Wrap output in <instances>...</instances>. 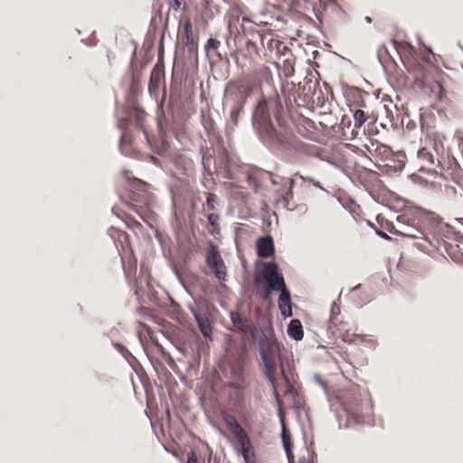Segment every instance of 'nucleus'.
Masks as SVG:
<instances>
[{
  "label": "nucleus",
  "mask_w": 463,
  "mask_h": 463,
  "mask_svg": "<svg viewBox=\"0 0 463 463\" xmlns=\"http://www.w3.org/2000/svg\"><path fill=\"white\" fill-rule=\"evenodd\" d=\"M294 185V180L290 179L289 180V187L292 188Z\"/></svg>",
  "instance_id": "48"
},
{
  "label": "nucleus",
  "mask_w": 463,
  "mask_h": 463,
  "mask_svg": "<svg viewBox=\"0 0 463 463\" xmlns=\"http://www.w3.org/2000/svg\"><path fill=\"white\" fill-rule=\"evenodd\" d=\"M184 33L186 39L187 43H192L194 41L193 36V24L190 19H186L183 24Z\"/></svg>",
  "instance_id": "29"
},
{
  "label": "nucleus",
  "mask_w": 463,
  "mask_h": 463,
  "mask_svg": "<svg viewBox=\"0 0 463 463\" xmlns=\"http://www.w3.org/2000/svg\"><path fill=\"white\" fill-rule=\"evenodd\" d=\"M241 28H242L243 33H245V28H243V26H241Z\"/></svg>",
  "instance_id": "53"
},
{
  "label": "nucleus",
  "mask_w": 463,
  "mask_h": 463,
  "mask_svg": "<svg viewBox=\"0 0 463 463\" xmlns=\"http://www.w3.org/2000/svg\"><path fill=\"white\" fill-rule=\"evenodd\" d=\"M397 223L400 227H405L407 225H416V219L413 217L411 212H404L397 216Z\"/></svg>",
  "instance_id": "25"
},
{
  "label": "nucleus",
  "mask_w": 463,
  "mask_h": 463,
  "mask_svg": "<svg viewBox=\"0 0 463 463\" xmlns=\"http://www.w3.org/2000/svg\"><path fill=\"white\" fill-rule=\"evenodd\" d=\"M257 252L260 258H269L274 254L273 240L269 236L261 237L257 241Z\"/></svg>",
  "instance_id": "14"
},
{
  "label": "nucleus",
  "mask_w": 463,
  "mask_h": 463,
  "mask_svg": "<svg viewBox=\"0 0 463 463\" xmlns=\"http://www.w3.org/2000/svg\"><path fill=\"white\" fill-rule=\"evenodd\" d=\"M234 447L241 453L246 463H256V454L250 439L246 431L237 435Z\"/></svg>",
  "instance_id": "10"
},
{
  "label": "nucleus",
  "mask_w": 463,
  "mask_h": 463,
  "mask_svg": "<svg viewBox=\"0 0 463 463\" xmlns=\"http://www.w3.org/2000/svg\"><path fill=\"white\" fill-rule=\"evenodd\" d=\"M229 386L241 391L247 386L244 367L241 360H237L230 364Z\"/></svg>",
  "instance_id": "11"
},
{
  "label": "nucleus",
  "mask_w": 463,
  "mask_h": 463,
  "mask_svg": "<svg viewBox=\"0 0 463 463\" xmlns=\"http://www.w3.org/2000/svg\"><path fill=\"white\" fill-rule=\"evenodd\" d=\"M436 142L430 141V144H426L420 146L417 152V158L420 162V171L431 172L436 166V157L432 150H436ZM437 166L439 167L440 173L446 178H451L452 180H458L460 177V168L457 161L448 159V165L446 166L445 162L438 160Z\"/></svg>",
  "instance_id": "3"
},
{
  "label": "nucleus",
  "mask_w": 463,
  "mask_h": 463,
  "mask_svg": "<svg viewBox=\"0 0 463 463\" xmlns=\"http://www.w3.org/2000/svg\"><path fill=\"white\" fill-rule=\"evenodd\" d=\"M269 294H270V293H269V290H266V291L263 293V295H262V298H263V299H265V300L269 299Z\"/></svg>",
  "instance_id": "44"
},
{
  "label": "nucleus",
  "mask_w": 463,
  "mask_h": 463,
  "mask_svg": "<svg viewBox=\"0 0 463 463\" xmlns=\"http://www.w3.org/2000/svg\"><path fill=\"white\" fill-rule=\"evenodd\" d=\"M262 41H263V55L266 57H272L275 54L277 57H286L284 60L285 65L291 68V75L294 71L292 63V53L290 49L288 47L286 43L280 41L277 35L270 31L262 30Z\"/></svg>",
  "instance_id": "5"
},
{
  "label": "nucleus",
  "mask_w": 463,
  "mask_h": 463,
  "mask_svg": "<svg viewBox=\"0 0 463 463\" xmlns=\"http://www.w3.org/2000/svg\"><path fill=\"white\" fill-rule=\"evenodd\" d=\"M242 21H243V22H250V19H249V18H247V17H243V18H242Z\"/></svg>",
  "instance_id": "50"
},
{
  "label": "nucleus",
  "mask_w": 463,
  "mask_h": 463,
  "mask_svg": "<svg viewBox=\"0 0 463 463\" xmlns=\"http://www.w3.org/2000/svg\"><path fill=\"white\" fill-rule=\"evenodd\" d=\"M220 415L222 420L234 437L245 431L242 426L236 420L235 416L226 410H222Z\"/></svg>",
  "instance_id": "13"
},
{
  "label": "nucleus",
  "mask_w": 463,
  "mask_h": 463,
  "mask_svg": "<svg viewBox=\"0 0 463 463\" xmlns=\"http://www.w3.org/2000/svg\"><path fill=\"white\" fill-rule=\"evenodd\" d=\"M374 152V159L376 160H392V156H394L392 151L388 146L381 144L377 141V145L375 146Z\"/></svg>",
  "instance_id": "17"
},
{
  "label": "nucleus",
  "mask_w": 463,
  "mask_h": 463,
  "mask_svg": "<svg viewBox=\"0 0 463 463\" xmlns=\"http://www.w3.org/2000/svg\"><path fill=\"white\" fill-rule=\"evenodd\" d=\"M250 37L247 38L244 49L248 52L250 60H253L254 56L260 54L259 45L263 48L262 30L250 32Z\"/></svg>",
  "instance_id": "12"
},
{
  "label": "nucleus",
  "mask_w": 463,
  "mask_h": 463,
  "mask_svg": "<svg viewBox=\"0 0 463 463\" xmlns=\"http://www.w3.org/2000/svg\"><path fill=\"white\" fill-rule=\"evenodd\" d=\"M298 463H310L309 460L306 458H300Z\"/></svg>",
  "instance_id": "45"
},
{
  "label": "nucleus",
  "mask_w": 463,
  "mask_h": 463,
  "mask_svg": "<svg viewBox=\"0 0 463 463\" xmlns=\"http://www.w3.org/2000/svg\"><path fill=\"white\" fill-rule=\"evenodd\" d=\"M261 74L270 76L271 72H270V70L268 67H263L261 69Z\"/></svg>",
  "instance_id": "42"
},
{
  "label": "nucleus",
  "mask_w": 463,
  "mask_h": 463,
  "mask_svg": "<svg viewBox=\"0 0 463 463\" xmlns=\"http://www.w3.org/2000/svg\"><path fill=\"white\" fill-rule=\"evenodd\" d=\"M122 143H130L131 142V136L128 131H124L121 137Z\"/></svg>",
  "instance_id": "39"
},
{
  "label": "nucleus",
  "mask_w": 463,
  "mask_h": 463,
  "mask_svg": "<svg viewBox=\"0 0 463 463\" xmlns=\"http://www.w3.org/2000/svg\"><path fill=\"white\" fill-rule=\"evenodd\" d=\"M404 166V161L403 160H398V165H394V168L396 171H401Z\"/></svg>",
  "instance_id": "41"
},
{
  "label": "nucleus",
  "mask_w": 463,
  "mask_h": 463,
  "mask_svg": "<svg viewBox=\"0 0 463 463\" xmlns=\"http://www.w3.org/2000/svg\"><path fill=\"white\" fill-rule=\"evenodd\" d=\"M213 125H214L213 121L210 118V119H208L207 121L204 122V128L208 132H210V131H212L213 129Z\"/></svg>",
  "instance_id": "40"
},
{
  "label": "nucleus",
  "mask_w": 463,
  "mask_h": 463,
  "mask_svg": "<svg viewBox=\"0 0 463 463\" xmlns=\"http://www.w3.org/2000/svg\"><path fill=\"white\" fill-rule=\"evenodd\" d=\"M261 359L264 364V373L268 378L269 382L273 390L274 398L278 403V405L281 404V400L279 392V389L280 388V383L278 379V372H277V363L275 357L269 352L262 351L261 352Z\"/></svg>",
  "instance_id": "7"
},
{
  "label": "nucleus",
  "mask_w": 463,
  "mask_h": 463,
  "mask_svg": "<svg viewBox=\"0 0 463 463\" xmlns=\"http://www.w3.org/2000/svg\"><path fill=\"white\" fill-rule=\"evenodd\" d=\"M341 404L347 414L352 416L357 422L361 421L364 414L371 410L369 402H363L359 392L353 388L346 392L342 397Z\"/></svg>",
  "instance_id": "6"
},
{
  "label": "nucleus",
  "mask_w": 463,
  "mask_h": 463,
  "mask_svg": "<svg viewBox=\"0 0 463 463\" xmlns=\"http://www.w3.org/2000/svg\"><path fill=\"white\" fill-rule=\"evenodd\" d=\"M196 320L202 334L205 337H209L212 334V326L210 320L207 317L198 316H196Z\"/></svg>",
  "instance_id": "24"
},
{
  "label": "nucleus",
  "mask_w": 463,
  "mask_h": 463,
  "mask_svg": "<svg viewBox=\"0 0 463 463\" xmlns=\"http://www.w3.org/2000/svg\"><path fill=\"white\" fill-rule=\"evenodd\" d=\"M253 123L263 142L287 150L307 153V146L294 135L290 120L284 115L280 97L274 91L259 101Z\"/></svg>",
  "instance_id": "1"
},
{
  "label": "nucleus",
  "mask_w": 463,
  "mask_h": 463,
  "mask_svg": "<svg viewBox=\"0 0 463 463\" xmlns=\"http://www.w3.org/2000/svg\"><path fill=\"white\" fill-rule=\"evenodd\" d=\"M220 46H221L220 41L213 39V38H210L207 41L206 45H205V51H206L207 55H211L212 53H216Z\"/></svg>",
  "instance_id": "30"
},
{
  "label": "nucleus",
  "mask_w": 463,
  "mask_h": 463,
  "mask_svg": "<svg viewBox=\"0 0 463 463\" xmlns=\"http://www.w3.org/2000/svg\"><path fill=\"white\" fill-rule=\"evenodd\" d=\"M377 222L381 224V226L383 228H384L391 233L394 234V231L399 230V228H397L394 224H392L389 221L384 220L383 217H382L381 215L377 216Z\"/></svg>",
  "instance_id": "31"
},
{
  "label": "nucleus",
  "mask_w": 463,
  "mask_h": 463,
  "mask_svg": "<svg viewBox=\"0 0 463 463\" xmlns=\"http://www.w3.org/2000/svg\"><path fill=\"white\" fill-rule=\"evenodd\" d=\"M377 145V141L375 140H370L369 144H365L364 146V149L356 147L355 150H354L357 155L364 156L366 158H368L370 161H373V157L374 158V152L373 149H375V146Z\"/></svg>",
  "instance_id": "22"
},
{
  "label": "nucleus",
  "mask_w": 463,
  "mask_h": 463,
  "mask_svg": "<svg viewBox=\"0 0 463 463\" xmlns=\"http://www.w3.org/2000/svg\"><path fill=\"white\" fill-rule=\"evenodd\" d=\"M109 234L115 241L120 242L122 250H125L126 247H128L129 235L127 232L118 229L110 228Z\"/></svg>",
  "instance_id": "21"
},
{
  "label": "nucleus",
  "mask_w": 463,
  "mask_h": 463,
  "mask_svg": "<svg viewBox=\"0 0 463 463\" xmlns=\"http://www.w3.org/2000/svg\"><path fill=\"white\" fill-rule=\"evenodd\" d=\"M341 307L340 304L336 301H335L331 306L330 310V318L328 321V324L331 323H338V320L341 319Z\"/></svg>",
  "instance_id": "27"
},
{
  "label": "nucleus",
  "mask_w": 463,
  "mask_h": 463,
  "mask_svg": "<svg viewBox=\"0 0 463 463\" xmlns=\"http://www.w3.org/2000/svg\"><path fill=\"white\" fill-rule=\"evenodd\" d=\"M206 263L214 276L221 281L226 280L227 268L215 245H211L206 254Z\"/></svg>",
  "instance_id": "9"
},
{
  "label": "nucleus",
  "mask_w": 463,
  "mask_h": 463,
  "mask_svg": "<svg viewBox=\"0 0 463 463\" xmlns=\"http://www.w3.org/2000/svg\"><path fill=\"white\" fill-rule=\"evenodd\" d=\"M251 61L252 60H250L249 53L245 49H241L237 52L236 63L238 66L243 68Z\"/></svg>",
  "instance_id": "26"
},
{
  "label": "nucleus",
  "mask_w": 463,
  "mask_h": 463,
  "mask_svg": "<svg viewBox=\"0 0 463 463\" xmlns=\"http://www.w3.org/2000/svg\"><path fill=\"white\" fill-rule=\"evenodd\" d=\"M444 192L445 194L449 196V195H455L457 191L455 189V187L451 186V185H445L444 187Z\"/></svg>",
  "instance_id": "37"
},
{
  "label": "nucleus",
  "mask_w": 463,
  "mask_h": 463,
  "mask_svg": "<svg viewBox=\"0 0 463 463\" xmlns=\"http://www.w3.org/2000/svg\"><path fill=\"white\" fill-rule=\"evenodd\" d=\"M455 247L458 249L459 255H457L456 252H453L451 258L455 259L457 261H463V237L458 240Z\"/></svg>",
  "instance_id": "32"
},
{
  "label": "nucleus",
  "mask_w": 463,
  "mask_h": 463,
  "mask_svg": "<svg viewBox=\"0 0 463 463\" xmlns=\"http://www.w3.org/2000/svg\"><path fill=\"white\" fill-rule=\"evenodd\" d=\"M280 379L283 383L284 393H291L294 390V375L291 373V370H286L283 364H280Z\"/></svg>",
  "instance_id": "15"
},
{
  "label": "nucleus",
  "mask_w": 463,
  "mask_h": 463,
  "mask_svg": "<svg viewBox=\"0 0 463 463\" xmlns=\"http://www.w3.org/2000/svg\"><path fill=\"white\" fill-rule=\"evenodd\" d=\"M257 81L252 74H246L230 81L225 89V100L231 107V121L238 125L239 117L244 105L257 89Z\"/></svg>",
  "instance_id": "2"
},
{
  "label": "nucleus",
  "mask_w": 463,
  "mask_h": 463,
  "mask_svg": "<svg viewBox=\"0 0 463 463\" xmlns=\"http://www.w3.org/2000/svg\"><path fill=\"white\" fill-rule=\"evenodd\" d=\"M424 128H425L424 122L421 121V128L424 129Z\"/></svg>",
  "instance_id": "51"
},
{
  "label": "nucleus",
  "mask_w": 463,
  "mask_h": 463,
  "mask_svg": "<svg viewBox=\"0 0 463 463\" xmlns=\"http://www.w3.org/2000/svg\"><path fill=\"white\" fill-rule=\"evenodd\" d=\"M241 14V12L239 8H232L229 13L228 29L232 35L236 33L240 34L237 24L239 23Z\"/></svg>",
  "instance_id": "19"
},
{
  "label": "nucleus",
  "mask_w": 463,
  "mask_h": 463,
  "mask_svg": "<svg viewBox=\"0 0 463 463\" xmlns=\"http://www.w3.org/2000/svg\"><path fill=\"white\" fill-rule=\"evenodd\" d=\"M232 319L233 321L234 326L241 328L243 326L242 319L240 317L238 314H232Z\"/></svg>",
  "instance_id": "34"
},
{
  "label": "nucleus",
  "mask_w": 463,
  "mask_h": 463,
  "mask_svg": "<svg viewBox=\"0 0 463 463\" xmlns=\"http://www.w3.org/2000/svg\"><path fill=\"white\" fill-rule=\"evenodd\" d=\"M394 234L412 239H418L420 238L422 232L420 229L416 228V226L413 225V223H411V225L399 227V230L394 231Z\"/></svg>",
  "instance_id": "18"
},
{
  "label": "nucleus",
  "mask_w": 463,
  "mask_h": 463,
  "mask_svg": "<svg viewBox=\"0 0 463 463\" xmlns=\"http://www.w3.org/2000/svg\"><path fill=\"white\" fill-rule=\"evenodd\" d=\"M438 87H439V90H440L439 98L441 99V97H442V94H441V93L444 91V89H443V87L441 86V84H439V83L438 84Z\"/></svg>",
  "instance_id": "46"
},
{
  "label": "nucleus",
  "mask_w": 463,
  "mask_h": 463,
  "mask_svg": "<svg viewBox=\"0 0 463 463\" xmlns=\"http://www.w3.org/2000/svg\"><path fill=\"white\" fill-rule=\"evenodd\" d=\"M147 114L141 109H135L132 113V117L135 119V124L137 128L142 130L148 139L146 126L145 124Z\"/></svg>",
  "instance_id": "20"
},
{
  "label": "nucleus",
  "mask_w": 463,
  "mask_h": 463,
  "mask_svg": "<svg viewBox=\"0 0 463 463\" xmlns=\"http://www.w3.org/2000/svg\"><path fill=\"white\" fill-rule=\"evenodd\" d=\"M458 140H459L458 146L463 148V138L462 137H458Z\"/></svg>",
  "instance_id": "47"
},
{
  "label": "nucleus",
  "mask_w": 463,
  "mask_h": 463,
  "mask_svg": "<svg viewBox=\"0 0 463 463\" xmlns=\"http://www.w3.org/2000/svg\"><path fill=\"white\" fill-rule=\"evenodd\" d=\"M376 233H377L379 236H381L382 238L389 239V236H388L386 233H384L383 232H382V231H377V232H376Z\"/></svg>",
  "instance_id": "43"
},
{
  "label": "nucleus",
  "mask_w": 463,
  "mask_h": 463,
  "mask_svg": "<svg viewBox=\"0 0 463 463\" xmlns=\"http://www.w3.org/2000/svg\"><path fill=\"white\" fill-rule=\"evenodd\" d=\"M217 203V196L214 194L209 193L206 200V209L208 211H213L215 204Z\"/></svg>",
  "instance_id": "33"
},
{
  "label": "nucleus",
  "mask_w": 463,
  "mask_h": 463,
  "mask_svg": "<svg viewBox=\"0 0 463 463\" xmlns=\"http://www.w3.org/2000/svg\"><path fill=\"white\" fill-rule=\"evenodd\" d=\"M350 109H351V111L354 112L353 116H354V126L356 128L362 127V125L366 121V116H365L364 111L361 109H353L351 108Z\"/></svg>",
  "instance_id": "28"
},
{
  "label": "nucleus",
  "mask_w": 463,
  "mask_h": 463,
  "mask_svg": "<svg viewBox=\"0 0 463 463\" xmlns=\"http://www.w3.org/2000/svg\"><path fill=\"white\" fill-rule=\"evenodd\" d=\"M295 176H298V177H299V178H301V179L305 180V178H304L301 175H299V174H295Z\"/></svg>",
  "instance_id": "49"
},
{
  "label": "nucleus",
  "mask_w": 463,
  "mask_h": 463,
  "mask_svg": "<svg viewBox=\"0 0 463 463\" xmlns=\"http://www.w3.org/2000/svg\"><path fill=\"white\" fill-rule=\"evenodd\" d=\"M327 330L335 337L340 338L345 343L353 344L357 340L363 341L364 336L353 332V329L348 322L344 321L343 318L338 320V323H331L327 326Z\"/></svg>",
  "instance_id": "8"
},
{
  "label": "nucleus",
  "mask_w": 463,
  "mask_h": 463,
  "mask_svg": "<svg viewBox=\"0 0 463 463\" xmlns=\"http://www.w3.org/2000/svg\"><path fill=\"white\" fill-rule=\"evenodd\" d=\"M453 247H454V246H453L452 244H449V248H450L451 250H453Z\"/></svg>",
  "instance_id": "52"
},
{
  "label": "nucleus",
  "mask_w": 463,
  "mask_h": 463,
  "mask_svg": "<svg viewBox=\"0 0 463 463\" xmlns=\"http://www.w3.org/2000/svg\"><path fill=\"white\" fill-rule=\"evenodd\" d=\"M263 279L272 290L280 291L279 308L284 317L292 316V303L290 293L286 288L284 278L279 273V267L275 262L265 263L261 272Z\"/></svg>",
  "instance_id": "4"
},
{
  "label": "nucleus",
  "mask_w": 463,
  "mask_h": 463,
  "mask_svg": "<svg viewBox=\"0 0 463 463\" xmlns=\"http://www.w3.org/2000/svg\"><path fill=\"white\" fill-rule=\"evenodd\" d=\"M282 441H283V446H284V449L286 450V453H287V457H288V462L289 463H293V460H294V455L292 453V443H291V440H290V435L289 433H288L286 431L285 429H283V431H282Z\"/></svg>",
  "instance_id": "23"
},
{
  "label": "nucleus",
  "mask_w": 463,
  "mask_h": 463,
  "mask_svg": "<svg viewBox=\"0 0 463 463\" xmlns=\"http://www.w3.org/2000/svg\"><path fill=\"white\" fill-rule=\"evenodd\" d=\"M207 219L212 226H215L218 222L219 216H218V214H215V213H209L207 215Z\"/></svg>",
  "instance_id": "36"
},
{
  "label": "nucleus",
  "mask_w": 463,
  "mask_h": 463,
  "mask_svg": "<svg viewBox=\"0 0 463 463\" xmlns=\"http://www.w3.org/2000/svg\"><path fill=\"white\" fill-rule=\"evenodd\" d=\"M186 463H197V456L194 451H192L188 454V458Z\"/></svg>",
  "instance_id": "38"
},
{
  "label": "nucleus",
  "mask_w": 463,
  "mask_h": 463,
  "mask_svg": "<svg viewBox=\"0 0 463 463\" xmlns=\"http://www.w3.org/2000/svg\"><path fill=\"white\" fill-rule=\"evenodd\" d=\"M288 335L299 341L304 336V331L301 322L298 319H292L288 326Z\"/></svg>",
  "instance_id": "16"
},
{
  "label": "nucleus",
  "mask_w": 463,
  "mask_h": 463,
  "mask_svg": "<svg viewBox=\"0 0 463 463\" xmlns=\"http://www.w3.org/2000/svg\"><path fill=\"white\" fill-rule=\"evenodd\" d=\"M169 5L175 10H178L184 5V0H167Z\"/></svg>",
  "instance_id": "35"
}]
</instances>
